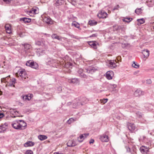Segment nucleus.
<instances>
[{
    "label": "nucleus",
    "instance_id": "39448f33",
    "mask_svg": "<svg viewBox=\"0 0 154 154\" xmlns=\"http://www.w3.org/2000/svg\"><path fill=\"white\" fill-rule=\"evenodd\" d=\"M9 80V81H8V83L7 84V85L10 86L15 87L14 84L16 83V79L14 78H12Z\"/></svg>",
    "mask_w": 154,
    "mask_h": 154
},
{
    "label": "nucleus",
    "instance_id": "79ce46f5",
    "mask_svg": "<svg viewBox=\"0 0 154 154\" xmlns=\"http://www.w3.org/2000/svg\"><path fill=\"white\" fill-rule=\"evenodd\" d=\"M73 118H70L67 121V123L68 124H70L71 123L73 122H72Z\"/></svg>",
    "mask_w": 154,
    "mask_h": 154
},
{
    "label": "nucleus",
    "instance_id": "c03bdc74",
    "mask_svg": "<svg viewBox=\"0 0 154 154\" xmlns=\"http://www.w3.org/2000/svg\"><path fill=\"white\" fill-rule=\"evenodd\" d=\"M72 65V64L71 63H68L66 64L65 66L66 67H69L70 66H71Z\"/></svg>",
    "mask_w": 154,
    "mask_h": 154
},
{
    "label": "nucleus",
    "instance_id": "c9c22d12",
    "mask_svg": "<svg viewBox=\"0 0 154 154\" xmlns=\"http://www.w3.org/2000/svg\"><path fill=\"white\" fill-rule=\"evenodd\" d=\"M35 44L36 45L40 46L42 45L43 44V43L42 41H37L35 42Z\"/></svg>",
    "mask_w": 154,
    "mask_h": 154
},
{
    "label": "nucleus",
    "instance_id": "423d86ee",
    "mask_svg": "<svg viewBox=\"0 0 154 154\" xmlns=\"http://www.w3.org/2000/svg\"><path fill=\"white\" fill-rule=\"evenodd\" d=\"M68 82L70 83L76 84H77L79 83V79L73 78L68 79Z\"/></svg>",
    "mask_w": 154,
    "mask_h": 154
},
{
    "label": "nucleus",
    "instance_id": "774afa93",
    "mask_svg": "<svg viewBox=\"0 0 154 154\" xmlns=\"http://www.w3.org/2000/svg\"><path fill=\"white\" fill-rule=\"evenodd\" d=\"M2 91H0V95H2Z\"/></svg>",
    "mask_w": 154,
    "mask_h": 154
},
{
    "label": "nucleus",
    "instance_id": "f3484780",
    "mask_svg": "<svg viewBox=\"0 0 154 154\" xmlns=\"http://www.w3.org/2000/svg\"><path fill=\"white\" fill-rule=\"evenodd\" d=\"M36 54L38 56L43 55L45 54L44 50L41 48L37 49L36 51Z\"/></svg>",
    "mask_w": 154,
    "mask_h": 154
},
{
    "label": "nucleus",
    "instance_id": "6e6552de",
    "mask_svg": "<svg viewBox=\"0 0 154 154\" xmlns=\"http://www.w3.org/2000/svg\"><path fill=\"white\" fill-rule=\"evenodd\" d=\"M106 77L109 80L111 79L113 75V72L112 71H107L106 73Z\"/></svg>",
    "mask_w": 154,
    "mask_h": 154
},
{
    "label": "nucleus",
    "instance_id": "ea45409f",
    "mask_svg": "<svg viewBox=\"0 0 154 154\" xmlns=\"http://www.w3.org/2000/svg\"><path fill=\"white\" fill-rule=\"evenodd\" d=\"M135 12L138 15H139L142 13V11H141L140 9L137 8L135 10Z\"/></svg>",
    "mask_w": 154,
    "mask_h": 154
},
{
    "label": "nucleus",
    "instance_id": "680f3d73",
    "mask_svg": "<svg viewBox=\"0 0 154 154\" xmlns=\"http://www.w3.org/2000/svg\"><path fill=\"white\" fill-rule=\"evenodd\" d=\"M77 120V119L76 118H73V121H72V122H74V121H76Z\"/></svg>",
    "mask_w": 154,
    "mask_h": 154
},
{
    "label": "nucleus",
    "instance_id": "6e6d98bb",
    "mask_svg": "<svg viewBox=\"0 0 154 154\" xmlns=\"http://www.w3.org/2000/svg\"><path fill=\"white\" fill-rule=\"evenodd\" d=\"M94 139H91V140H90V141H89V143H94Z\"/></svg>",
    "mask_w": 154,
    "mask_h": 154
},
{
    "label": "nucleus",
    "instance_id": "aec40b11",
    "mask_svg": "<svg viewBox=\"0 0 154 154\" xmlns=\"http://www.w3.org/2000/svg\"><path fill=\"white\" fill-rule=\"evenodd\" d=\"M67 144V146L69 147L74 146L76 145L75 142L72 140H69Z\"/></svg>",
    "mask_w": 154,
    "mask_h": 154
},
{
    "label": "nucleus",
    "instance_id": "f257e3e1",
    "mask_svg": "<svg viewBox=\"0 0 154 154\" xmlns=\"http://www.w3.org/2000/svg\"><path fill=\"white\" fill-rule=\"evenodd\" d=\"M17 77H19L20 80L23 81H27L28 77L26 73L24 70L20 69L16 74Z\"/></svg>",
    "mask_w": 154,
    "mask_h": 154
},
{
    "label": "nucleus",
    "instance_id": "37998d69",
    "mask_svg": "<svg viewBox=\"0 0 154 154\" xmlns=\"http://www.w3.org/2000/svg\"><path fill=\"white\" fill-rule=\"evenodd\" d=\"M25 154H33V152L31 150H28L26 152Z\"/></svg>",
    "mask_w": 154,
    "mask_h": 154
},
{
    "label": "nucleus",
    "instance_id": "6ab92c4d",
    "mask_svg": "<svg viewBox=\"0 0 154 154\" xmlns=\"http://www.w3.org/2000/svg\"><path fill=\"white\" fill-rule=\"evenodd\" d=\"M65 1V0H55L54 5L56 6L61 5L64 3Z\"/></svg>",
    "mask_w": 154,
    "mask_h": 154
},
{
    "label": "nucleus",
    "instance_id": "9d476101",
    "mask_svg": "<svg viewBox=\"0 0 154 154\" xmlns=\"http://www.w3.org/2000/svg\"><path fill=\"white\" fill-rule=\"evenodd\" d=\"M107 14L104 12H101L99 13L97 15V17L100 18H104L106 17L107 16Z\"/></svg>",
    "mask_w": 154,
    "mask_h": 154
},
{
    "label": "nucleus",
    "instance_id": "5701e85b",
    "mask_svg": "<svg viewBox=\"0 0 154 154\" xmlns=\"http://www.w3.org/2000/svg\"><path fill=\"white\" fill-rule=\"evenodd\" d=\"M20 21H23L24 23H30L31 21V19L26 17H23L20 19Z\"/></svg>",
    "mask_w": 154,
    "mask_h": 154
},
{
    "label": "nucleus",
    "instance_id": "b1692460",
    "mask_svg": "<svg viewBox=\"0 0 154 154\" xmlns=\"http://www.w3.org/2000/svg\"><path fill=\"white\" fill-rule=\"evenodd\" d=\"M51 20L50 18L47 17H45L44 19V21L48 24H52V21Z\"/></svg>",
    "mask_w": 154,
    "mask_h": 154
},
{
    "label": "nucleus",
    "instance_id": "2f4dec72",
    "mask_svg": "<svg viewBox=\"0 0 154 154\" xmlns=\"http://www.w3.org/2000/svg\"><path fill=\"white\" fill-rule=\"evenodd\" d=\"M6 128L4 127L3 125L0 126V133L4 132Z\"/></svg>",
    "mask_w": 154,
    "mask_h": 154
},
{
    "label": "nucleus",
    "instance_id": "bf43d9fd",
    "mask_svg": "<svg viewBox=\"0 0 154 154\" xmlns=\"http://www.w3.org/2000/svg\"><path fill=\"white\" fill-rule=\"evenodd\" d=\"M89 135V133H87V134H84L83 135H84V137H85L86 138V137L88 136Z\"/></svg>",
    "mask_w": 154,
    "mask_h": 154
},
{
    "label": "nucleus",
    "instance_id": "7ed1b4c3",
    "mask_svg": "<svg viewBox=\"0 0 154 154\" xmlns=\"http://www.w3.org/2000/svg\"><path fill=\"white\" fill-rule=\"evenodd\" d=\"M11 125L12 127L15 129L17 130H20L21 127H20V124L17 121H15L13 122Z\"/></svg>",
    "mask_w": 154,
    "mask_h": 154
},
{
    "label": "nucleus",
    "instance_id": "4c0bfd02",
    "mask_svg": "<svg viewBox=\"0 0 154 154\" xmlns=\"http://www.w3.org/2000/svg\"><path fill=\"white\" fill-rule=\"evenodd\" d=\"M10 78V76L9 75L8 76H7L6 77L3 78V79H5V81H6L7 83H8V81H9V80H10L11 79V78Z\"/></svg>",
    "mask_w": 154,
    "mask_h": 154
},
{
    "label": "nucleus",
    "instance_id": "de8ad7c7",
    "mask_svg": "<svg viewBox=\"0 0 154 154\" xmlns=\"http://www.w3.org/2000/svg\"><path fill=\"white\" fill-rule=\"evenodd\" d=\"M146 83L148 84H150L152 83V81L150 79H147L146 80Z\"/></svg>",
    "mask_w": 154,
    "mask_h": 154
},
{
    "label": "nucleus",
    "instance_id": "13d9d810",
    "mask_svg": "<svg viewBox=\"0 0 154 154\" xmlns=\"http://www.w3.org/2000/svg\"><path fill=\"white\" fill-rule=\"evenodd\" d=\"M1 81L2 82H4V83L7 82L6 81H5V79H3V78H2Z\"/></svg>",
    "mask_w": 154,
    "mask_h": 154
},
{
    "label": "nucleus",
    "instance_id": "c756f323",
    "mask_svg": "<svg viewBox=\"0 0 154 154\" xmlns=\"http://www.w3.org/2000/svg\"><path fill=\"white\" fill-rule=\"evenodd\" d=\"M132 18L127 17L123 19V20L126 22H129L132 20Z\"/></svg>",
    "mask_w": 154,
    "mask_h": 154
},
{
    "label": "nucleus",
    "instance_id": "09e8293b",
    "mask_svg": "<svg viewBox=\"0 0 154 154\" xmlns=\"http://www.w3.org/2000/svg\"><path fill=\"white\" fill-rule=\"evenodd\" d=\"M83 72V70L82 69H80L78 71V74L80 75Z\"/></svg>",
    "mask_w": 154,
    "mask_h": 154
},
{
    "label": "nucleus",
    "instance_id": "8fccbe9b",
    "mask_svg": "<svg viewBox=\"0 0 154 154\" xmlns=\"http://www.w3.org/2000/svg\"><path fill=\"white\" fill-rule=\"evenodd\" d=\"M119 5H117V6H116L113 9V10L115 11L116 10H118V8H119Z\"/></svg>",
    "mask_w": 154,
    "mask_h": 154
},
{
    "label": "nucleus",
    "instance_id": "7c9ffc66",
    "mask_svg": "<svg viewBox=\"0 0 154 154\" xmlns=\"http://www.w3.org/2000/svg\"><path fill=\"white\" fill-rule=\"evenodd\" d=\"M132 66L134 68L136 69H138L139 68L140 65L137 63H135V62H133V63L132 64Z\"/></svg>",
    "mask_w": 154,
    "mask_h": 154
},
{
    "label": "nucleus",
    "instance_id": "20e7f679",
    "mask_svg": "<svg viewBox=\"0 0 154 154\" xmlns=\"http://www.w3.org/2000/svg\"><path fill=\"white\" fill-rule=\"evenodd\" d=\"M96 70H97V69H96L94 67H91L88 69H85V72L88 73L92 74L95 72Z\"/></svg>",
    "mask_w": 154,
    "mask_h": 154
},
{
    "label": "nucleus",
    "instance_id": "e433bc0d",
    "mask_svg": "<svg viewBox=\"0 0 154 154\" xmlns=\"http://www.w3.org/2000/svg\"><path fill=\"white\" fill-rule=\"evenodd\" d=\"M28 95H26L23 97V99L24 100H29L31 99V97H29V98H28Z\"/></svg>",
    "mask_w": 154,
    "mask_h": 154
},
{
    "label": "nucleus",
    "instance_id": "a18cd8bd",
    "mask_svg": "<svg viewBox=\"0 0 154 154\" xmlns=\"http://www.w3.org/2000/svg\"><path fill=\"white\" fill-rule=\"evenodd\" d=\"M140 152L143 153H144L146 151L145 149L143 148V146H142L140 148Z\"/></svg>",
    "mask_w": 154,
    "mask_h": 154
},
{
    "label": "nucleus",
    "instance_id": "ddd939ff",
    "mask_svg": "<svg viewBox=\"0 0 154 154\" xmlns=\"http://www.w3.org/2000/svg\"><path fill=\"white\" fill-rule=\"evenodd\" d=\"M100 139L102 142H107L109 141L108 137L106 134H103L100 137Z\"/></svg>",
    "mask_w": 154,
    "mask_h": 154
},
{
    "label": "nucleus",
    "instance_id": "f03ea898",
    "mask_svg": "<svg viewBox=\"0 0 154 154\" xmlns=\"http://www.w3.org/2000/svg\"><path fill=\"white\" fill-rule=\"evenodd\" d=\"M26 65L35 69H37L38 67V65L37 63L32 62L31 60L27 61L26 63Z\"/></svg>",
    "mask_w": 154,
    "mask_h": 154
},
{
    "label": "nucleus",
    "instance_id": "393cba45",
    "mask_svg": "<svg viewBox=\"0 0 154 154\" xmlns=\"http://www.w3.org/2000/svg\"><path fill=\"white\" fill-rule=\"evenodd\" d=\"M35 143L34 142L28 141L24 144V146L26 147L32 146L34 145Z\"/></svg>",
    "mask_w": 154,
    "mask_h": 154
},
{
    "label": "nucleus",
    "instance_id": "864d4df0",
    "mask_svg": "<svg viewBox=\"0 0 154 154\" xmlns=\"http://www.w3.org/2000/svg\"><path fill=\"white\" fill-rule=\"evenodd\" d=\"M4 116V115L3 113H0V119L3 117Z\"/></svg>",
    "mask_w": 154,
    "mask_h": 154
},
{
    "label": "nucleus",
    "instance_id": "2eb2a0df",
    "mask_svg": "<svg viewBox=\"0 0 154 154\" xmlns=\"http://www.w3.org/2000/svg\"><path fill=\"white\" fill-rule=\"evenodd\" d=\"M10 112H11V114H12L13 115H16V116H12V117L13 118H15L16 116L18 117H20V116L18 115L17 114V113H18L19 112L18 111H17L16 109H10Z\"/></svg>",
    "mask_w": 154,
    "mask_h": 154
},
{
    "label": "nucleus",
    "instance_id": "bb28decb",
    "mask_svg": "<svg viewBox=\"0 0 154 154\" xmlns=\"http://www.w3.org/2000/svg\"><path fill=\"white\" fill-rule=\"evenodd\" d=\"M38 139L41 140H43L46 139L47 137L45 135H39L38 136Z\"/></svg>",
    "mask_w": 154,
    "mask_h": 154
},
{
    "label": "nucleus",
    "instance_id": "9b49d317",
    "mask_svg": "<svg viewBox=\"0 0 154 154\" xmlns=\"http://www.w3.org/2000/svg\"><path fill=\"white\" fill-rule=\"evenodd\" d=\"M127 127L131 131H134L135 129V126L133 123H128L127 124Z\"/></svg>",
    "mask_w": 154,
    "mask_h": 154
},
{
    "label": "nucleus",
    "instance_id": "338daca9",
    "mask_svg": "<svg viewBox=\"0 0 154 154\" xmlns=\"http://www.w3.org/2000/svg\"><path fill=\"white\" fill-rule=\"evenodd\" d=\"M29 96H31L32 97L33 96V95L32 94H29Z\"/></svg>",
    "mask_w": 154,
    "mask_h": 154
},
{
    "label": "nucleus",
    "instance_id": "0e129e2a",
    "mask_svg": "<svg viewBox=\"0 0 154 154\" xmlns=\"http://www.w3.org/2000/svg\"><path fill=\"white\" fill-rule=\"evenodd\" d=\"M133 152H136V149L135 148H134L133 149Z\"/></svg>",
    "mask_w": 154,
    "mask_h": 154
},
{
    "label": "nucleus",
    "instance_id": "a878e982",
    "mask_svg": "<svg viewBox=\"0 0 154 154\" xmlns=\"http://www.w3.org/2000/svg\"><path fill=\"white\" fill-rule=\"evenodd\" d=\"M95 42H88L89 45L91 46L94 49H96L97 48V46Z\"/></svg>",
    "mask_w": 154,
    "mask_h": 154
},
{
    "label": "nucleus",
    "instance_id": "3c124183",
    "mask_svg": "<svg viewBox=\"0 0 154 154\" xmlns=\"http://www.w3.org/2000/svg\"><path fill=\"white\" fill-rule=\"evenodd\" d=\"M37 11V9H34L33 8L32 9V11H33V14H37L36 12Z\"/></svg>",
    "mask_w": 154,
    "mask_h": 154
},
{
    "label": "nucleus",
    "instance_id": "4be33fe9",
    "mask_svg": "<svg viewBox=\"0 0 154 154\" xmlns=\"http://www.w3.org/2000/svg\"><path fill=\"white\" fill-rule=\"evenodd\" d=\"M51 36L52 38L53 39H56L60 41H61L62 40V38L56 34H53Z\"/></svg>",
    "mask_w": 154,
    "mask_h": 154
},
{
    "label": "nucleus",
    "instance_id": "e2e57ef3",
    "mask_svg": "<svg viewBox=\"0 0 154 154\" xmlns=\"http://www.w3.org/2000/svg\"><path fill=\"white\" fill-rule=\"evenodd\" d=\"M108 100V99H104V100L105 101V102H103V103H106Z\"/></svg>",
    "mask_w": 154,
    "mask_h": 154
},
{
    "label": "nucleus",
    "instance_id": "cd10ccee",
    "mask_svg": "<svg viewBox=\"0 0 154 154\" xmlns=\"http://www.w3.org/2000/svg\"><path fill=\"white\" fill-rule=\"evenodd\" d=\"M88 23L91 26H93L96 25L97 23V22L94 20H90L89 21Z\"/></svg>",
    "mask_w": 154,
    "mask_h": 154
},
{
    "label": "nucleus",
    "instance_id": "603ef678",
    "mask_svg": "<svg viewBox=\"0 0 154 154\" xmlns=\"http://www.w3.org/2000/svg\"><path fill=\"white\" fill-rule=\"evenodd\" d=\"M97 36V35L96 34H93L92 35H90L89 37L91 38V37H96Z\"/></svg>",
    "mask_w": 154,
    "mask_h": 154
},
{
    "label": "nucleus",
    "instance_id": "f8f14e48",
    "mask_svg": "<svg viewBox=\"0 0 154 154\" xmlns=\"http://www.w3.org/2000/svg\"><path fill=\"white\" fill-rule=\"evenodd\" d=\"M77 100H76V101H74L73 103V107L75 108H77L80 106L82 105L83 104L80 101H77Z\"/></svg>",
    "mask_w": 154,
    "mask_h": 154
},
{
    "label": "nucleus",
    "instance_id": "f704fd0d",
    "mask_svg": "<svg viewBox=\"0 0 154 154\" xmlns=\"http://www.w3.org/2000/svg\"><path fill=\"white\" fill-rule=\"evenodd\" d=\"M72 26H74L78 29L80 28L79 25L77 23H72Z\"/></svg>",
    "mask_w": 154,
    "mask_h": 154
},
{
    "label": "nucleus",
    "instance_id": "a19ab883",
    "mask_svg": "<svg viewBox=\"0 0 154 154\" xmlns=\"http://www.w3.org/2000/svg\"><path fill=\"white\" fill-rule=\"evenodd\" d=\"M83 138L84 139L85 138V137H84V136H83V135H81L79 137L78 139L79 141L80 142H82V140H79V139H83Z\"/></svg>",
    "mask_w": 154,
    "mask_h": 154
},
{
    "label": "nucleus",
    "instance_id": "69168bd1",
    "mask_svg": "<svg viewBox=\"0 0 154 154\" xmlns=\"http://www.w3.org/2000/svg\"><path fill=\"white\" fill-rule=\"evenodd\" d=\"M29 13L30 14L33 13V11H32V9L29 11Z\"/></svg>",
    "mask_w": 154,
    "mask_h": 154
},
{
    "label": "nucleus",
    "instance_id": "c85d7f7f",
    "mask_svg": "<svg viewBox=\"0 0 154 154\" xmlns=\"http://www.w3.org/2000/svg\"><path fill=\"white\" fill-rule=\"evenodd\" d=\"M20 127H21L20 129V130H23L25 128V127L26 126V124L25 122L24 121H23V123L22 124H20Z\"/></svg>",
    "mask_w": 154,
    "mask_h": 154
},
{
    "label": "nucleus",
    "instance_id": "052dcab7",
    "mask_svg": "<svg viewBox=\"0 0 154 154\" xmlns=\"http://www.w3.org/2000/svg\"><path fill=\"white\" fill-rule=\"evenodd\" d=\"M111 85L114 88H116L117 87L116 85H115V84L112 85Z\"/></svg>",
    "mask_w": 154,
    "mask_h": 154
},
{
    "label": "nucleus",
    "instance_id": "4d7b16f0",
    "mask_svg": "<svg viewBox=\"0 0 154 154\" xmlns=\"http://www.w3.org/2000/svg\"><path fill=\"white\" fill-rule=\"evenodd\" d=\"M71 4L74 5H76V2L73 1H72Z\"/></svg>",
    "mask_w": 154,
    "mask_h": 154
},
{
    "label": "nucleus",
    "instance_id": "412c9836",
    "mask_svg": "<svg viewBox=\"0 0 154 154\" xmlns=\"http://www.w3.org/2000/svg\"><path fill=\"white\" fill-rule=\"evenodd\" d=\"M5 28L7 33L8 34L11 33V26L9 25H6L5 26Z\"/></svg>",
    "mask_w": 154,
    "mask_h": 154
},
{
    "label": "nucleus",
    "instance_id": "4468645a",
    "mask_svg": "<svg viewBox=\"0 0 154 154\" xmlns=\"http://www.w3.org/2000/svg\"><path fill=\"white\" fill-rule=\"evenodd\" d=\"M144 92L142 91L139 89H137L134 92V94L135 96L138 97L139 96L143 95Z\"/></svg>",
    "mask_w": 154,
    "mask_h": 154
},
{
    "label": "nucleus",
    "instance_id": "49530a36",
    "mask_svg": "<svg viewBox=\"0 0 154 154\" xmlns=\"http://www.w3.org/2000/svg\"><path fill=\"white\" fill-rule=\"evenodd\" d=\"M125 148L126 149L127 151L128 152H131V149L130 147L128 146H125Z\"/></svg>",
    "mask_w": 154,
    "mask_h": 154
},
{
    "label": "nucleus",
    "instance_id": "473e14b6",
    "mask_svg": "<svg viewBox=\"0 0 154 154\" xmlns=\"http://www.w3.org/2000/svg\"><path fill=\"white\" fill-rule=\"evenodd\" d=\"M137 21H138V23L140 24H143L145 22L143 18H141L140 19H137Z\"/></svg>",
    "mask_w": 154,
    "mask_h": 154
},
{
    "label": "nucleus",
    "instance_id": "0eeeda50",
    "mask_svg": "<svg viewBox=\"0 0 154 154\" xmlns=\"http://www.w3.org/2000/svg\"><path fill=\"white\" fill-rule=\"evenodd\" d=\"M116 62V61L110 60L108 64V66L112 69L115 68L117 66Z\"/></svg>",
    "mask_w": 154,
    "mask_h": 154
},
{
    "label": "nucleus",
    "instance_id": "a211bd4d",
    "mask_svg": "<svg viewBox=\"0 0 154 154\" xmlns=\"http://www.w3.org/2000/svg\"><path fill=\"white\" fill-rule=\"evenodd\" d=\"M47 62L49 64H53L54 63H57V60L53 59L52 58H47Z\"/></svg>",
    "mask_w": 154,
    "mask_h": 154
},
{
    "label": "nucleus",
    "instance_id": "dca6fc26",
    "mask_svg": "<svg viewBox=\"0 0 154 154\" xmlns=\"http://www.w3.org/2000/svg\"><path fill=\"white\" fill-rule=\"evenodd\" d=\"M142 53L143 54L144 57L146 58L149 56V51L147 49H145L142 51Z\"/></svg>",
    "mask_w": 154,
    "mask_h": 154
},
{
    "label": "nucleus",
    "instance_id": "58836bf2",
    "mask_svg": "<svg viewBox=\"0 0 154 154\" xmlns=\"http://www.w3.org/2000/svg\"><path fill=\"white\" fill-rule=\"evenodd\" d=\"M114 29L116 31H118L121 29V27L120 26H117L114 27Z\"/></svg>",
    "mask_w": 154,
    "mask_h": 154
},
{
    "label": "nucleus",
    "instance_id": "72a5a7b5",
    "mask_svg": "<svg viewBox=\"0 0 154 154\" xmlns=\"http://www.w3.org/2000/svg\"><path fill=\"white\" fill-rule=\"evenodd\" d=\"M79 76L82 78L85 79H87L88 76L86 75L83 73V72L79 75Z\"/></svg>",
    "mask_w": 154,
    "mask_h": 154
},
{
    "label": "nucleus",
    "instance_id": "1a4fd4ad",
    "mask_svg": "<svg viewBox=\"0 0 154 154\" xmlns=\"http://www.w3.org/2000/svg\"><path fill=\"white\" fill-rule=\"evenodd\" d=\"M22 45L24 47V50L27 52H30L31 45L28 44H22Z\"/></svg>",
    "mask_w": 154,
    "mask_h": 154
},
{
    "label": "nucleus",
    "instance_id": "5fc2aeb1",
    "mask_svg": "<svg viewBox=\"0 0 154 154\" xmlns=\"http://www.w3.org/2000/svg\"><path fill=\"white\" fill-rule=\"evenodd\" d=\"M2 67L5 69H7L8 68V66L7 65L4 64V66H2Z\"/></svg>",
    "mask_w": 154,
    "mask_h": 154
}]
</instances>
